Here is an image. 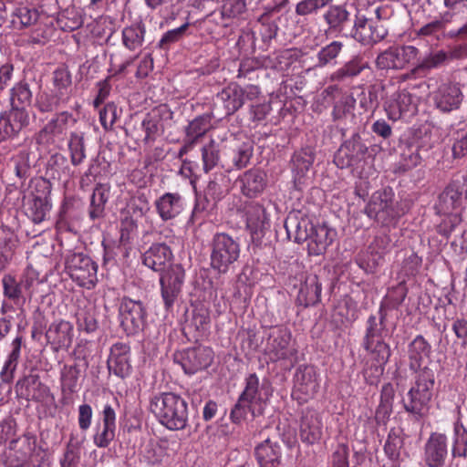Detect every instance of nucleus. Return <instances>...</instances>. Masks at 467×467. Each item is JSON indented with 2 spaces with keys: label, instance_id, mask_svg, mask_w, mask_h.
Instances as JSON below:
<instances>
[{
  "label": "nucleus",
  "instance_id": "f257e3e1",
  "mask_svg": "<svg viewBox=\"0 0 467 467\" xmlns=\"http://www.w3.org/2000/svg\"><path fill=\"white\" fill-rule=\"evenodd\" d=\"M431 353V346L421 335L416 336L409 345V366L411 370L417 372V375L414 386L409 389L407 397L403 400V408L416 420L427 416L432 397L434 374L428 367L421 368Z\"/></svg>",
  "mask_w": 467,
  "mask_h": 467
},
{
  "label": "nucleus",
  "instance_id": "f03ea898",
  "mask_svg": "<svg viewBox=\"0 0 467 467\" xmlns=\"http://www.w3.org/2000/svg\"><path fill=\"white\" fill-rule=\"evenodd\" d=\"M367 324L363 347L369 353L370 358L363 369V376L368 384L373 385L383 375L391 352L389 344L382 338V328L379 327L376 317L370 316Z\"/></svg>",
  "mask_w": 467,
  "mask_h": 467
},
{
  "label": "nucleus",
  "instance_id": "7ed1b4c3",
  "mask_svg": "<svg viewBox=\"0 0 467 467\" xmlns=\"http://www.w3.org/2000/svg\"><path fill=\"white\" fill-rule=\"evenodd\" d=\"M244 383V389L231 411L230 417L234 423L242 422L248 412L253 417L262 415L272 395L270 387L261 383L255 373L249 374Z\"/></svg>",
  "mask_w": 467,
  "mask_h": 467
},
{
  "label": "nucleus",
  "instance_id": "20e7f679",
  "mask_svg": "<svg viewBox=\"0 0 467 467\" xmlns=\"http://www.w3.org/2000/svg\"><path fill=\"white\" fill-rule=\"evenodd\" d=\"M150 410L160 423L171 431H181L187 426L188 405L177 394L164 392L155 395L150 400Z\"/></svg>",
  "mask_w": 467,
  "mask_h": 467
},
{
  "label": "nucleus",
  "instance_id": "39448f33",
  "mask_svg": "<svg viewBox=\"0 0 467 467\" xmlns=\"http://www.w3.org/2000/svg\"><path fill=\"white\" fill-rule=\"evenodd\" d=\"M240 253L238 239L225 233H217L211 241V267L219 274H225L238 261Z\"/></svg>",
  "mask_w": 467,
  "mask_h": 467
},
{
  "label": "nucleus",
  "instance_id": "423d86ee",
  "mask_svg": "<svg viewBox=\"0 0 467 467\" xmlns=\"http://www.w3.org/2000/svg\"><path fill=\"white\" fill-rule=\"evenodd\" d=\"M427 84L420 82L403 89H399L389 96L384 102V109L389 119L397 121L413 117L418 112L420 98L415 94L417 88H425Z\"/></svg>",
  "mask_w": 467,
  "mask_h": 467
},
{
  "label": "nucleus",
  "instance_id": "0eeeda50",
  "mask_svg": "<svg viewBox=\"0 0 467 467\" xmlns=\"http://www.w3.org/2000/svg\"><path fill=\"white\" fill-rule=\"evenodd\" d=\"M8 448L10 451L5 460L6 467H24L26 463L40 464L45 456L44 450L37 446L36 437L31 433L12 440Z\"/></svg>",
  "mask_w": 467,
  "mask_h": 467
},
{
  "label": "nucleus",
  "instance_id": "6e6552de",
  "mask_svg": "<svg viewBox=\"0 0 467 467\" xmlns=\"http://www.w3.org/2000/svg\"><path fill=\"white\" fill-rule=\"evenodd\" d=\"M365 213L382 225L394 223L400 213L393 190L386 187L376 191L365 207Z\"/></svg>",
  "mask_w": 467,
  "mask_h": 467
},
{
  "label": "nucleus",
  "instance_id": "1a4fd4ad",
  "mask_svg": "<svg viewBox=\"0 0 467 467\" xmlns=\"http://www.w3.org/2000/svg\"><path fill=\"white\" fill-rule=\"evenodd\" d=\"M66 268L70 277L80 286L94 288L97 281V264L88 255L73 254L66 260Z\"/></svg>",
  "mask_w": 467,
  "mask_h": 467
},
{
  "label": "nucleus",
  "instance_id": "9d476101",
  "mask_svg": "<svg viewBox=\"0 0 467 467\" xmlns=\"http://www.w3.org/2000/svg\"><path fill=\"white\" fill-rule=\"evenodd\" d=\"M319 389V377L313 366L299 367L295 375L292 397L303 404L312 400Z\"/></svg>",
  "mask_w": 467,
  "mask_h": 467
},
{
  "label": "nucleus",
  "instance_id": "9b49d317",
  "mask_svg": "<svg viewBox=\"0 0 467 467\" xmlns=\"http://www.w3.org/2000/svg\"><path fill=\"white\" fill-rule=\"evenodd\" d=\"M419 55V50L413 46H394L381 52L376 64L379 69H403L413 64Z\"/></svg>",
  "mask_w": 467,
  "mask_h": 467
},
{
  "label": "nucleus",
  "instance_id": "f8f14e48",
  "mask_svg": "<svg viewBox=\"0 0 467 467\" xmlns=\"http://www.w3.org/2000/svg\"><path fill=\"white\" fill-rule=\"evenodd\" d=\"M388 34L384 24H379L373 17L358 14L351 36L363 45H371L382 40Z\"/></svg>",
  "mask_w": 467,
  "mask_h": 467
},
{
  "label": "nucleus",
  "instance_id": "ddd939ff",
  "mask_svg": "<svg viewBox=\"0 0 467 467\" xmlns=\"http://www.w3.org/2000/svg\"><path fill=\"white\" fill-rule=\"evenodd\" d=\"M335 235V232L326 225H311L310 234H307L306 230L304 232L299 230L295 237V241L301 244L308 240L307 248L309 254L320 255L332 244Z\"/></svg>",
  "mask_w": 467,
  "mask_h": 467
},
{
  "label": "nucleus",
  "instance_id": "4468645a",
  "mask_svg": "<svg viewBox=\"0 0 467 467\" xmlns=\"http://www.w3.org/2000/svg\"><path fill=\"white\" fill-rule=\"evenodd\" d=\"M291 332L285 327H274L269 333L265 351L272 361L287 359L295 354L290 346Z\"/></svg>",
  "mask_w": 467,
  "mask_h": 467
},
{
  "label": "nucleus",
  "instance_id": "2eb2a0df",
  "mask_svg": "<svg viewBox=\"0 0 467 467\" xmlns=\"http://www.w3.org/2000/svg\"><path fill=\"white\" fill-rule=\"evenodd\" d=\"M184 277V269L180 265H171L161 275L160 279L161 296L166 308H170L173 306L181 293Z\"/></svg>",
  "mask_w": 467,
  "mask_h": 467
},
{
  "label": "nucleus",
  "instance_id": "dca6fc26",
  "mask_svg": "<svg viewBox=\"0 0 467 467\" xmlns=\"http://www.w3.org/2000/svg\"><path fill=\"white\" fill-rule=\"evenodd\" d=\"M184 372L194 374L209 367L213 359V352L207 347L188 348L175 357Z\"/></svg>",
  "mask_w": 467,
  "mask_h": 467
},
{
  "label": "nucleus",
  "instance_id": "f3484780",
  "mask_svg": "<svg viewBox=\"0 0 467 467\" xmlns=\"http://www.w3.org/2000/svg\"><path fill=\"white\" fill-rule=\"evenodd\" d=\"M29 124V115L25 109L11 108L0 114V143L13 139Z\"/></svg>",
  "mask_w": 467,
  "mask_h": 467
},
{
  "label": "nucleus",
  "instance_id": "a211bd4d",
  "mask_svg": "<svg viewBox=\"0 0 467 467\" xmlns=\"http://www.w3.org/2000/svg\"><path fill=\"white\" fill-rule=\"evenodd\" d=\"M120 324L127 334L138 333L144 322L145 310L140 301L124 297L119 306Z\"/></svg>",
  "mask_w": 467,
  "mask_h": 467
},
{
  "label": "nucleus",
  "instance_id": "6ab92c4d",
  "mask_svg": "<svg viewBox=\"0 0 467 467\" xmlns=\"http://www.w3.org/2000/svg\"><path fill=\"white\" fill-rule=\"evenodd\" d=\"M448 456V438L441 432H431L424 444V462L428 467H443Z\"/></svg>",
  "mask_w": 467,
  "mask_h": 467
},
{
  "label": "nucleus",
  "instance_id": "aec40b11",
  "mask_svg": "<svg viewBox=\"0 0 467 467\" xmlns=\"http://www.w3.org/2000/svg\"><path fill=\"white\" fill-rule=\"evenodd\" d=\"M434 106L441 112H451L460 108L463 95L458 84L442 83L432 92Z\"/></svg>",
  "mask_w": 467,
  "mask_h": 467
},
{
  "label": "nucleus",
  "instance_id": "412c9836",
  "mask_svg": "<svg viewBox=\"0 0 467 467\" xmlns=\"http://www.w3.org/2000/svg\"><path fill=\"white\" fill-rule=\"evenodd\" d=\"M71 114L67 111L55 115L38 133L36 135V140L38 144L48 145L63 139L67 130Z\"/></svg>",
  "mask_w": 467,
  "mask_h": 467
},
{
  "label": "nucleus",
  "instance_id": "4be33fe9",
  "mask_svg": "<svg viewBox=\"0 0 467 467\" xmlns=\"http://www.w3.org/2000/svg\"><path fill=\"white\" fill-rule=\"evenodd\" d=\"M101 420V423L96 425L93 442L98 448H107L114 440L116 432V412L111 405H104Z\"/></svg>",
  "mask_w": 467,
  "mask_h": 467
},
{
  "label": "nucleus",
  "instance_id": "5701e85b",
  "mask_svg": "<svg viewBox=\"0 0 467 467\" xmlns=\"http://www.w3.org/2000/svg\"><path fill=\"white\" fill-rule=\"evenodd\" d=\"M73 337V325L63 319L53 322L46 332L47 342L57 352L68 348L72 344Z\"/></svg>",
  "mask_w": 467,
  "mask_h": 467
},
{
  "label": "nucleus",
  "instance_id": "b1692460",
  "mask_svg": "<svg viewBox=\"0 0 467 467\" xmlns=\"http://www.w3.org/2000/svg\"><path fill=\"white\" fill-rule=\"evenodd\" d=\"M246 228L253 236H261L270 225L266 209L258 202H249L244 206Z\"/></svg>",
  "mask_w": 467,
  "mask_h": 467
},
{
  "label": "nucleus",
  "instance_id": "393cba45",
  "mask_svg": "<svg viewBox=\"0 0 467 467\" xmlns=\"http://www.w3.org/2000/svg\"><path fill=\"white\" fill-rule=\"evenodd\" d=\"M130 354V348L129 345L122 342L112 345L108 358L109 370L118 377H127L131 369Z\"/></svg>",
  "mask_w": 467,
  "mask_h": 467
},
{
  "label": "nucleus",
  "instance_id": "a878e982",
  "mask_svg": "<svg viewBox=\"0 0 467 467\" xmlns=\"http://www.w3.org/2000/svg\"><path fill=\"white\" fill-rule=\"evenodd\" d=\"M368 148L358 140L346 141L338 150L335 162L340 168L358 165L365 157Z\"/></svg>",
  "mask_w": 467,
  "mask_h": 467
},
{
  "label": "nucleus",
  "instance_id": "bb28decb",
  "mask_svg": "<svg viewBox=\"0 0 467 467\" xmlns=\"http://www.w3.org/2000/svg\"><path fill=\"white\" fill-rule=\"evenodd\" d=\"M323 424L319 414L313 410L304 411L300 423V437L304 442L314 444L323 434Z\"/></svg>",
  "mask_w": 467,
  "mask_h": 467
},
{
  "label": "nucleus",
  "instance_id": "cd10ccee",
  "mask_svg": "<svg viewBox=\"0 0 467 467\" xmlns=\"http://www.w3.org/2000/svg\"><path fill=\"white\" fill-rule=\"evenodd\" d=\"M171 259V250L165 244H153L142 257L143 264L155 272L163 271Z\"/></svg>",
  "mask_w": 467,
  "mask_h": 467
},
{
  "label": "nucleus",
  "instance_id": "c85d7f7f",
  "mask_svg": "<svg viewBox=\"0 0 467 467\" xmlns=\"http://www.w3.org/2000/svg\"><path fill=\"white\" fill-rule=\"evenodd\" d=\"M155 207L161 220L169 221L182 212V198L177 192H166L155 201Z\"/></svg>",
  "mask_w": 467,
  "mask_h": 467
},
{
  "label": "nucleus",
  "instance_id": "c756f323",
  "mask_svg": "<svg viewBox=\"0 0 467 467\" xmlns=\"http://www.w3.org/2000/svg\"><path fill=\"white\" fill-rule=\"evenodd\" d=\"M253 155V150L246 144L229 148L224 153L222 167L228 171L240 170L247 166Z\"/></svg>",
  "mask_w": 467,
  "mask_h": 467
},
{
  "label": "nucleus",
  "instance_id": "7c9ffc66",
  "mask_svg": "<svg viewBox=\"0 0 467 467\" xmlns=\"http://www.w3.org/2000/svg\"><path fill=\"white\" fill-rule=\"evenodd\" d=\"M462 192L456 185H449L439 196L436 209L439 213L451 215L460 213Z\"/></svg>",
  "mask_w": 467,
  "mask_h": 467
},
{
  "label": "nucleus",
  "instance_id": "2f4dec72",
  "mask_svg": "<svg viewBox=\"0 0 467 467\" xmlns=\"http://www.w3.org/2000/svg\"><path fill=\"white\" fill-rule=\"evenodd\" d=\"M144 137L141 139L145 144H150L163 132L162 113L160 109H153L141 121Z\"/></svg>",
  "mask_w": 467,
  "mask_h": 467
},
{
  "label": "nucleus",
  "instance_id": "473e14b6",
  "mask_svg": "<svg viewBox=\"0 0 467 467\" xmlns=\"http://www.w3.org/2000/svg\"><path fill=\"white\" fill-rule=\"evenodd\" d=\"M322 285L316 275H310L306 277L301 285L297 301L305 306H314L320 301Z\"/></svg>",
  "mask_w": 467,
  "mask_h": 467
},
{
  "label": "nucleus",
  "instance_id": "72a5a7b5",
  "mask_svg": "<svg viewBox=\"0 0 467 467\" xmlns=\"http://www.w3.org/2000/svg\"><path fill=\"white\" fill-rule=\"evenodd\" d=\"M255 457L260 467H278L280 463V447L265 439L255 448Z\"/></svg>",
  "mask_w": 467,
  "mask_h": 467
},
{
  "label": "nucleus",
  "instance_id": "f704fd0d",
  "mask_svg": "<svg viewBox=\"0 0 467 467\" xmlns=\"http://www.w3.org/2000/svg\"><path fill=\"white\" fill-rule=\"evenodd\" d=\"M324 19L330 32L341 34L350 22V14L342 5H332L324 14Z\"/></svg>",
  "mask_w": 467,
  "mask_h": 467
},
{
  "label": "nucleus",
  "instance_id": "c9c22d12",
  "mask_svg": "<svg viewBox=\"0 0 467 467\" xmlns=\"http://www.w3.org/2000/svg\"><path fill=\"white\" fill-rule=\"evenodd\" d=\"M242 87L230 84L218 93L217 98L223 103L227 115L236 112L244 105Z\"/></svg>",
  "mask_w": 467,
  "mask_h": 467
},
{
  "label": "nucleus",
  "instance_id": "e433bc0d",
  "mask_svg": "<svg viewBox=\"0 0 467 467\" xmlns=\"http://www.w3.org/2000/svg\"><path fill=\"white\" fill-rule=\"evenodd\" d=\"M22 344V336H16L11 342V351L5 361V364L0 373L1 379L4 382L9 383L14 379V373L16 369L21 354Z\"/></svg>",
  "mask_w": 467,
  "mask_h": 467
},
{
  "label": "nucleus",
  "instance_id": "4c0bfd02",
  "mask_svg": "<svg viewBox=\"0 0 467 467\" xmlns=\"http://www.w3.org/2000/svg\"><path fill=\"white\" fill-rule=\"evenodd\" d=\"M242 192L250 198L257 196L261 193L265 186L264 174L256 170H249L243 175Z\"/></svg>",
  "mask_w": 467,
  "mask_h": 467
},
{
  "label": "nucleus",
  "instance_id": "58836bf2",
  "mask_svg": "<svg viewBox=\"0 0 467 467\" xmlns=\"http://www.w3.org/2000/svg\"><path fill=\"white\" fill-rule=\"evenodd\" d=\"M145 34L146 27L142 21L125 26L122 30V44L129 50H136L142 46Z\"/></svg>",
  "mask_w": 467,
  "mask_h": 467
},
{
  "label": "nucleus",
  "instance_id": "ea45409f",
  "mask_svg": "<svg viewBox=\"0 0 467 467\" xmlns=\"http://www.w3.org/2000/svg\"><path fill=\"white\" fill-rule=\"evenodd\" d=\"M451 456L453 458L467 457V429L460 419L453 423Z\"/></svg>",
  "mask_w": 467,
  "mask_h": 467
},
{
  "label": "nucleus",
  "instance_id": "a19ab883",
  "mask_svg": "<svg viewBox=\"0 0 467 467\" xmlns=\"http://www.w3.org/2000/svg\"><path fill=\"white\" fill-rule=\"evenodd\" d=\"M77 326L78 330L88 334L95 332L99 327L96 317V309L88 304L82 308H78L76 313Z\"/></svg>",
  "mask_w": 467,
  "mask_h": 467
},
{
  "label": "nucleus",
  "instance_id": "79ce46f5",
  "mask_svg": "<svg viewBox=\"0 0 467 467\" xmlns=\"http://www.w3.org/2000/svg\"><path fill=\"white\" fill-rule=\"evenodd\" d=\"M3 294L5 297L12 300L15 304L25 302L26 295L23 285H20V280L17 281L15 276L5 275L2 278Z\"/></svg>",
  "mask_w": 467,
  "mask_h": 467
},
{
  "label": "nucleus",
  "instance_id": "37998d69",
  "mask_svg": "<svg viewBox=\"0 0 467 467\" xmlns=\"http://www.w3.org/2000/svg\"><path fill=\"white\" fill-rule=\"evenodd\" d=\"M344 44L340 41H332L328 45L322 47L317 55V67H323L327 65H336L337 58L341 53Z\"/></svg>",
  "mask_w": 467,
  "mask_h": 467
},
{
  "label": "nucleus",
  "instance_id": "c03bdc74",
  "mask_svg": "<svg viewBox=\"0 0 467 467\" xmlns=\"http://www.w3.org/2000/svg\"><path fill=\"white\" fill-rule=\"evenodd\" d=\"M54 89L52 92L59 96V99L68 101L70 97L71 77L66 69H57L53 77Z\"/></svg>",
  "mask_w": 467,
  "mask_h": 467
},
{
  "label": "nucleus",
  "instance_id": "a18cd8bd",
  "mask_svg": "<svg viewBox=\"0 0 467 467\" xmlns=\"http://www.w3.org/2000/svg\"><path fill=\"white\" fill-rule=\"evenodd\" d=\"M51 208L49 200L29 199L27 215L35 223H42Z\"/></svg>",
  "mask_w": 467,
  "mask_h": 467
},
{
  "label": "nucleus",
  "instance_id": "49530a36",
  "mask_svg": "<svg viewBox=\"0 0 467 467\" xmlns=\"http://www.w3.org/2000/svg\"><path fill=\"white\" fill-rule=\"evenodd\" d=\"M32 99V92L27 83L19 82L11 89V105L12 108L25 109L29 105Z\"/></svg>",
  "mask_w": 467,
  "mask_h": 467
},
{
  "label": "nucleus",
  "instance_id": "de8ad7c7",
  "mask_svg": "<svg viewBox=\"0 0 467 467\" xmlns=\"http://www.w3.org/2000/svg\"><path fill=\"white\" fill-rule=\"evenodd\" d=\"M202 169L207 173L212 171L220 161L219 146L214 140L202 146Z\"/></svg>",
  "mask_w": 467,
  "mask_h": 467
},
{
  "label": "nucleus",
  "instance_id": "09e8293b",
  "mask_svg": "<svg viewBox=\"0 0 467 467\" xmlns=\"http://www.w3.org/2000/svg\"><path fill=\"white\" fill-rule=\"evenodd\" d=\"M366 64L358 59H353L336 70L330 77L333 81H342L347 78H353L361 73Z\"/></svg>",
  "mask_w": 467,
  "mask_h": 467
},
{
  "label": "nucleus",
  "instance_id": "8fccbe9b",
  "mask_svg": "<svg viewBox=\"0 0 467 467\" xmlns=\"http://www.w3.org/2000/svg\"><path fill=\"white\" fill-rule=\"evenodd\" d=\"M71 163L78 166L86 158L84 138L81 134L72 133L68 141Z\"/></svg>",
  "mask_w": 467,
  "mask_h": 467
},
{
  "label": "nucleus",
  "instance_id": "3c124183",
  "mask_svg": "<svg viewBox=\"0 0 467 467\" xmlns=\"http://www.w3.org/2000/svg\"><path fill=\"white\" fill-rule=\"evenodd\" d=\"M122 110L114 102L107 103L99 110V122L105 130L112 129L117 119L120 117Z\"/></svg>",
  "mask_w": 467,
  "mask_h": 467
},
{
  "label": "nucleus",
  "instance_id": "603ef678",
  "mask_svg": "<svg viewBox=\"0 0 467 467\" xmlns=\"http://www.w3.org/2000/svg\"><path fill=\"white\" fill-rule=\"evenodd\" d=\"M61 103H66V101L59 99V96L54 92H42L36 95L35 106L40 112H51Z\"/></svg>",
  "mask_w": 467,
  "mask_h": 467
},
{
  "label": "nucleus",
  "instance_id": "864d4df0",
  "mask_svg": "<svg viewBox=\"0 0 467 467\" xmlns=\"http://www.w3.org/2000/svg\"><path fill=\"white\" fill-rule=\"evenodd\" d=\"M403 444V438L397 431L391 430L385 442L384 451L390 460L396 461L400 455Z\"/></svg>",
  "mask_w": 467,
  "mask_h": 467
},
{
  "label": "nucleus",
  "instance_id": "5fc2aeb1",
  "mask_svg": "<svg viewBox=\"0 0 467 467\" xmlns=\"http://www.w3.org/2000/svg\"><path fill=\"white\" fill-rule=\"evenodd\" d=\"M38 12L34 8L20 5L13 13V24H19L21 26H29L36 22Z\"/></svg>",
  "mask_w": 467,
  "mask_h": 467
},
{
  "label": "nucleus",
  "instance_id": "6e6d98bb",
  "mask_svg": "<svg viewBox=\"0 0 467 467\" xmlns=\"http://www.w3.org/2000/svg\"><path fill=\"white\" fill-rule=\"evenodd\" d=\"M355 105L356 99L352 95L343 96L334 106L333 119L337 120L346 118L348 115H353Z\"/></svg>",
  "mask_w": 467,
  "mask_h": 467
},
{
  "label": "nucleus",
  "instance_id": "4d7b16f0",
  "mask_svg": "<svg viewBox=\"0 0 467 467\" xmlns=\"http://www.w3.org/2000/svg\"><path fill=\"white\" fill-rule=\"evenodd\" d=\"M19 280L20 285H23L25 295L26 297L31 298L35 286L40 283L39 273L32 266H27Z\"/></svg>",
  "mask_w": 467,
  "mask_h": 467
},
{
  "label": "nucleus",
  "instance_id": "13d9d810",
  "mask_svg": "<svg viewBox=\"0 0 467 467\" xmlns=\"http://www.w3.org/2000/svg\"><path fill=\"white\" fill-rule=\"evenodd\" d=\"M15 246L14 234L10 229L0 227V262L7 261Z\"/></svg>",
  "mask_w": 467,
  "mask_h": 467
},
{
  "label": "nucleus",
  "instance_id": "bf43d9fd",
  "mask_svg": "<svg viewBox=\"0 0 467 467\" xmlns=\"http://www.w3.org/2000/svg\"><path fill=\"white\" fill-rule=\"evenodd\" d=\"M208 128L209 122L205 117H198L191 121L186 130L187 139L191 140V144L204 135Z\"/></svg>",
  "mask_w": 467,
  "mask_h": 467
},
{
  "label": "nucleus",
  "instance_id": "052dcab7",
  "mask_svg": "<svg viewBox=\"0 0 467 467\" xmlns=\"http://www.w3.org/2000/svg\"><path fill=\"white\" fill-rule=\"evenodd\" d=\"M107 198L101 188H96L90 202L89 217L92 220L102 217Z\"/></svg>",
  "mask_w": 467,
  "mask_h": 467
},
{
  "label": "nucleus",
  "instance_id": "680f3d73",
  "mask_svg": "<svg viewBox=\"0 0 467 467\" xmlns=\"http://www.w3.org/2000/svg\"><path fill=\"white\" fill-rule=\"evenodd\" d=\"M38 379L39 376L36 374H29L18 379L15 386L16 396L22 399L28 398L29 393L37 385Z\"/></svg>",
  "mask_w": 467,
  "mask_h": 467
},
{
  "label": "nucleus",
  "instance_id": "e2e57ef3",
  "mask_svg": "<svg viewBox=\"0 0 467 467\" xmlns=\"http://www.w3.org/2000/svg\"><path fill=\"white\" fill-rule=\"evenodd\" d=\"M51 183L44 178L32 181L29 199L49 200Z\"/></svg>",
  "mask_w": 467,
  "mask_h": 467
},
{
  "label": "nucleus",
  "instance_id": "0e129e2a",
  "mask_svg": "<svg viewBox=\"0 0 467 467\" xmlns=\"http://www.w3.org/2000/svg\"><path fill=\"white\" fill-rule=\"evenodd\" d=\"M189 24L185 23L180 27L167 31L159 41L158 47L161 49H168L170 45L176 43L182 38Z\"/></svg>",
  "mask_w": 467,
  "mask_h": 467
},
{
  "label": "nucleus",
  "instance_id": "69168bd1",
  "mask_svg": "<svg viewBox=\"0 0 467 467\" xmlns=\"http://www.w3.org/2000/svg\"><path fill=\"white\" fill-rule=\"evenodd\" d=\"M332 0H302L296 6V13L307 16L328 5Z\"/></svg>",
  "mask_w": 467,
  "mask_h": 467
},
{
  "label": "nucleus",
  "instance_id": "338daca9",
  "mask_svg": "<svg viewBox=\"0 0 467 467\" xmlns=\"http://www.w3.org/2000/svg\"><path fill=\"white\" fill-rule=\"evenodd\" d=\"M246 10L244 0H227L223 5V16L237 17Z\"/></svg>",
  "mask_w": 467,
  "mask_h": 467
},
{
  "label": "nucleus",
  "instance_id": "774afa93",
  "mask_svg": "<svg viewBox=\"0 0 467 467\" xmlns=\"http://www.w3.org/2000/svg\"><path fill=\"white\" fill-rule=\"evenodd\" d=\"M348 447L346 444H338L332 453V467H348Z\"/></svg>",
  "mask_w": 467,
  "mask_h": 467
}]
</instances>
